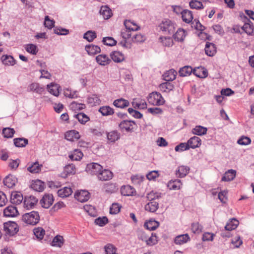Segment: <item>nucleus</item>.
Instances as JSON below:
<instances>
[{
    "mask_svg": "<svg viewBox=\"0 0 254 254\" xmlns=\"http://www.w3.org/2000/svg\"><path fill=\"white\" fill-rule=\"evenodd\" d=\"M182 17L183 21L189 23L193 19V14L191 11L188 9H185L181 12Z\"/></svg>",
    "mask_w": 254,
    "mask_h": 254,
    "instance_id": "nucleus-22",
    "label": "nucleus"
},
{
    "mask_svg": "<svg viewBox=\"0 0 254 254\" xmlns=\"http://www.w3.org/2000/svg\"><path fill=\"white\" fill-rule=\"evenodd\" d=\"M54 197L52 194H45L40 200L41 206L45 208H49L54 202Z\"/></svg>",
    "mask_w": 254,
    "mask_h": 254,
    "instance_id": "nucleus-7",
    "label": "nucleus"
},
{
    "mask_svg": "<svg viewBox=\"0 0 254 254\" xmlns=\"http://www.w3.org/2000/svg\"><path fill=\"white\" fill-rule=\"evenodd\" d=\"M106 254H118L117 249L112 244H108L104 247Z\"/></svg>",
    "mask_w": 254,
    "mask_h": 254,
    "instance_id": "nucleus-60",
    "label": "nucleus"
},
{
    "mask_svg": "<svg viewBox=\"0 0 254 254\" xmlns=\"http://www.w3.org/2000/svg\"><path fill=\"white\" fill-rule=\"evenodd\" d=\"M103 167L98 163H92L87 165L86 167V171L89 173L93 175H96L97 177Z\"/></svg>",
    "mask_w": 254,
    "mask_h": 254,
    "instance_id": "nucleus-6",
    "label": "nucleus"
},
{
    "mask_svg": "<svg viewBox=\"0 0 254 254\" xmlns=\"http://www.w3.org/2000/svg\"><path fill=\"white\" fill-rule=\"evenodd\" d=\"M83 37L88 41L92 42L96 37V33L94 31H88L84 34Z\"/></svg>",
    "mask_w": 254,
    "mask_h": 254,
    "instance_id": "nucleus-63",
    "label": "nucleus"
},
{
    "mask_svg": "<svg viewBox=\"0 0 254 254\" xmlns=\"http://www.w3.org/2000/svg\"><path fill=\"white\" fill-rule=\"evenodd\" d=\"M186 36V32L182 28H179L175 34L173 35V38L175 41L182 42L184 41Z\"/></svg>",
    "mask_w": 254,
    "mask_h": 254,
    "instance_id": "nucleus-30",
    "label": "nucleus"
},
{
    "mask_svg": "<svg viewBox=\"0 0 254 254\" xmlns=\"http://www.w3.org/2000/svg\"><path fill=\"white\" fill-rule=\"evenodd\" d=\"M14 133L15 130L13 128H12L6 127L2 129V134L3 136L5 138L12 137Z\"/></svg>",
    "mask_w": 254,
    "mask_h": 254,
    "instance_id": "nucleus-58",
    "label": "nucleus"
},
{
    "mask_svg": "<svg viewBox=\"0 0 254 254\" xmlns=\"http://www.w3.org/2000/svg\"><path fill=\"white\" fill-rule=\"evenodd\" d=\"M17 183V179L15 176L9 175L6 176L3 180V183L5 186L9 188H12L15 186Z\"/></svg>",
    "mask_w": 254,
    "mask_h": 254,
    "instance_id": "nucleus-15",
    "label": "nucleus"
},
{
    "mask_svg": "<svg viewBox=\"0 0 254 254\" xmlns=\"http://www.w3.org/2000/svg\"><path fill=\"white\" fill-rule=\"evenodd\" d=\"M190 240V237L188 234L180 235L177 236L174 242L177 245H181L187 243Z\"/></svg>",
    "mask_w": 254,
    "mask_h": 254,
    "instance_id": "nucleus-19",
    "label": "nucleus"
},
{
    "mask_svg": "<svg viewBox=\"0 0 254 254\" xmlns=\"http://www.w3.org/2000/svg\"><path fill=\"white\" fill-rule=\"evenodd\" d=\"M177 72L173 69H170L164 73V79L167 81H173L176 78Z\"/></svg>",
    "mask_w": 254,
    "mask_h": 254,
    "instance_id": "nucleus-37",
    "label": "nucleus"
},
{
    "mask_svg": "<svg viewBox=\"0 0 254 254\" xmlns=\"http://www.w3.org/2000/svg\"><path fill=\"white\" fill-rule=\"evenodd\" d=\"M25 48L27 52L32 55H36L38 51L37 46L33 44L26 45Z\"/></svg>",
    "mask_w": 254,
    "mask_h": 254,
    "instance_id": "nucleus-61",
    "label": "nucleus"
},
{
    "mask_svg": "<svg viewBox=\"0 0 254 254\" xmlns=\"http://www.w3.org/2000/svg\"><path fill=\"white\" fill-rule=\"evenodd\" d=\"M239 221L235 218L230 220L225 227L226 230L232 231L235 230L239 225Z\"/></svg>",
    "mask_w": 254,
    "mask_h": 254,
    "instance_id": "nucleus-44",
    "label": "nucleus"
},
{
    "mask_svg": "<svg viewBox=\"0 0 254 254\" xmlns=\"http://www.w3.org/2000/svg\"><path fill=\"white\" fill-rule=\"evenodd\" d=\"M182 183L180 180L176 179L169 182L168 187L170 190H179L182 186Z\"/></svg>",
    "mask_w": 254,
    "mask_h": 254,
    "instance_id": "nucleus-25",
    "label": "nucleus"
},
{
    "mask_svg": "<svg viewBox=\"0 0 254 254\" xmlns=\"http://www.w3.org/2000/svg\"><path fill=\"white\" fill-rule=\"evenodd\" d=\"M193 74L200 78L206 77L207 76V71L202 67H197L193 70Z\"/></svg>",
    "mask_w": 254,
    "mask_h": 254,
    "instance_id": "nucleus-45",
    "label": "nucleus"
},
{
    "mask_svg": "<svg viewBox=\"0 0 254 254\" xmlns=\"http://www.w3.org/2000/svg\"><path fill=\"white\" fill-rule=\"evenodd\" d=\"M83 156V153L79 149H74L69 154V158L72 161H79Z\"/></svg>",
    "mask_w": 254,
    "mask_h": 254,
    "instance_id": "nucleus-24",
    "label": "nucleus"
},
{
    "mask_svg": "<svg viewBox=\"0 0 254 254\" xmlns=\"http://www.w3.org/2000/svg\"><path fill=\"white\" fill-rule=\"evenodd\" d=\"M108 140L111 142H115L120 137V133L116 130L111 131L107 133Z\"/></svg>",
    "mask_w": 254,
    "mask_h": 254,
    "instance_id": "nucleus-41",
    "label": "nucleus"
},
{
    "mask_svg": "<svg viewBox=\"0 0 254 254\" xmlns=\"http://www.w3.org/2000/svg\"><path fill=\"white\" fill-rule=\"evenodd\" d=\"M42 165H40L38 162L28 164L27 170L31 173H38L41 171Z\"/></svg>",
    "mask_w": 254,
    "mask_h": 254,
    "instance_id": "nucleus-23",
    "label": "nucleus"
},
{
    "mask_svg": "<svg viewBox=\"0 0 254 254\" xmlns=\"http://www.w3.org/2000/svg\"><path fill=\"white\" fill-rule=\"evenodd\" d=\"M3 214L5 217H14L17 216L19 213L15 206L10 205L4 209Z\"/></svg>",
    "mask_w": 254,
    "mask_h": 254,
    "instance_id": "nucleus-11",
    "label": "nucleus"
},
{
    "mask_svg": "<svg viewBox=\"0 0 254 254\" xmlns=\"http://www.w3.org/2000/svg\"><path fill=\"white\" fill-rule=\"evenodd\" d=\"M236 175V171L233 169L229 170L226 172L222 178L221 181L223 182H229L234 180Z\"/></svg>",
    "mask_w": 254,
    "mask_h": 254,
    "instance_id": "nucleus-20",
    "label": "nucleus"
},
{
    "mask_svg": "<svg viewBox=\"0 0 254 254\" xmlns=\"http://www.w3.org/2000/svg\"><path fill=\"white\" fill-rule=\"evenodd\" d=\"M23 200V207L27 210L33 208L38 202L37 198L33 195L26 196Z\"/></svg>",
    "mask_w": 254,
    "mask_h": 254,
    "instance_id": "nucleus-5",
    "label": "nucleus"
},
{
    "mask_svg": "<svg viewBox=\"0 0 254 254\" xmlns=\"http://www.w3.org/2000/svg\"><path fill=\"white\" fill-rule=\"evenodd\" d=\"M135 124L131 121L125 120L120 123L119 126L122 131H131L133 129Z\"/></svg>",
    "mask_w": 254,
    "mask_h": 254,
    "instance_id": "nucleus-8",
    "label": "nucleus"
},
{
    "mask_svg": "<svg viewBox=\"0 0 254 254\" xmlns=\"http://www.w3.org/2000/svg\"><path fill=\"white\" fill-rule=\"evenodd\" d=\"M159 27L161 31L165 34H171L174 33L176 25L175 23L169 19H164L159 24Z\"/></svg>",
    "mask_w": 254,
    "mask_h": 254,
    "instance_id": "nucleus-2",
    "label": "nucleus"
},
{
    "mask_svg": "<svg viewBox=\"0 0 254 254\" xmlns=\"http://www.w3.org/2000/svg\"><path fill=\"white\" fill-rule=\"evenodd\" d=\"M14 145L18 147H25L28 143V140L26 138H16L13 139Z\"/></svg>",
    "mask_w": 254,
    "mask_h": 254,
    "instance_id": "nucleus-52",
    "label": "nucleus"
},
{
    "mask_svg": "<svg viewBox=\"0 0 254 254\" xmlns=\"http://www.w3.org/2000/svg\"><path fill=\"white\" fill-rule=\"evenodd\" d=\"M80 137L79 132L75 130L67 131L64 134L65 138L70 141H74L78 140Z\"/></svg>",
    "mask_w": 254,
    "mask_h": 254,
    "instance_id": "nucleus-13",
    "label": "nucleus"
},
{
    "mask_svg": "<svg viewBox=\"0 0 254 254\" xmlns=\"http://www.w3.org/2000/svg\"><path fill=\"white\" fill-rule=\"evenodd\" d=\"M113 104L118 108H124L128 106L129 103L128 100L123 98L116 99L114 101Z\"/></svg>",
    "mask_w": 254,
    "mask_h": 254,
    "instance_id": "nucleus-39",
    "label": "nucleus"
},
{
    "mask_svg": "<svg viewBox=\"0 0 254 254\" xmlns=\"http://www.w3.org/2000/svg\"><path fill=\"white\" fill-rule=\"evenodd\" d=\"M113 177V173L107 169H103L101 170L100 172L97 176L98 179L102 181H106L112 179Z\"/></svg>",
    "mask_w": 254,
    "mask_h": 254,
    "instance_id": "nucleus-10",
    "label": "nucleus"
},
{
    "mask_svg": "<svg viewBox=\"0 0 254 254\" xmlns=\"http://www.w3.org/2000/svg\"><path fill=\"white\" fill-rule=\"evenodd\" d=\"M72 190L70 188L64 187L58 191V195L61 197H66L71 194Z\"/></svg>",
    "mask_w": 254,
    "mask_h": 254,
    "instance_id": "nucleus-43",
    "label": "nucleus"
},
{
    "mask_svg": "<svg viewBox=\"0 0 254 254\" xmlns=\"http://www.w3.org/2000/svg\"><path fill=\"white\" fill-rule=\"evenodd\" d=\"M132 106L135 109L144 110L147 109V105L144 100L139 98H134L131 102Z\"/></svg>",
    "mask_w": 254,
    "mask_h": 254,
    "instance_id": "nucleus-12",
    "label": "nucleus"
},
{
    "mask_svg": "<svg viewBox=\"0 0 254 254\" xmlns=\"http://www.w3.org/2000/svg\"><path fill=\"white\" fill-rule=\"evenodd\" d=\"M74 197L81 202H85L89 199L90 193L85 190H78L75 193Z\"/></svg>",
    "mask_w": 254,
    "mask_h": 254,
    "instance_id": "nucleus-9",
    "label": "nucleus"
},
{
    "mask_svg": "<svg viewBox=\"0 0 254 254\" xmlns=\"http://www.w3.org/2000/svg\"><path fill=\"white\" fill-rule=\"evenodd\" d=\"M241 28L248 35L252 36L254 34V26L251 22L245 23Z\"/></svg>",
    "mask_w": 254,
    "mask_h": 254,
    "instance_id": "nucleus-35",
    "label": "nucleus"
},
{
    "mask_svg": "<svg viewBox=\"0 0 254 254\" xmlns=\"http://www.w3.org/2000/svg\"><path fill=\"white\" fill-rule=\"evenodd\" d=\"M85 50L89 55H93L99 53L101 49L98 46L90 44L86 46Z\"/></svg>",
    "mask_w": 254,
    "mask_h": 254,
    "instance_id": "nucleus-33",
    "label": "nucleus"
},
{
    "mask_svg": "<svg viewBox=\"0 0 254 254\" xmlns=\"http://www.w3.org/2000/svg\"><path fill=\"white\" fill-rule=\"evenodd\" d=\"M207 131V128L205 127L201 126H196L195 127L193 128L191 132L193 134L197 135H203L206 134Z\"/></svg>",
    "mask_w": 254,
    "mask_h": 254,
    "instance_id": "nucleus-34",
    "label": "nucleus"
},
{
    "mask_svg": "<svg viewBox=\"0 0 254 254\" xmlns=\"http://www.w3.org/2000/svg\"><path fill=\"white\" fill-rule=\"evenodd\" d=\"M148 103L154 106L162 105L165 103V100L161 94L157 92H153L149 94L147 97Z\"/></svg>",
    "mask_w": 254,
    "mask_h": 254,
    "instance_id": "nucleus-3",
    "label": "nucleus"
},
{
    "mask_svg": "<svg viewBox=\"0 0 254 254\" xmlns=\"http://www.w3.org/2000/svg\"><path fill=\"white\" fill-rule=\"evenodd\" d=\"M110 56L112 60L116 63H121L125 60L124 55L119 51L113 52Z\"/></svg>",
    "mask_w": 254,
    "mask_h": 254,
    "instance_id": "nucleus-27",
    "label": "nucleus"
},
{
    "mask_svg": "<svg viewBox=\"0 0 254 254\" xmlns=\"http://www.w3.org/2000/svg\"><path fill=\"white\" fill-rule=\"evenodd\" d=\"M190 170V168L187 166H179L176 171V175L179 178L185 177L189 173Z\"/></svg>",
    "mask_w": 254,
    "mask_h": 254,
    "instance_id": "nucleus-17",
    "label": "nucleus"
},
{
    "mask_svg": "<svg viewBox=\"0 0 254 254\" xmlns=\"http://www.w3.org/2000/svg\"><path fill=\"white\" fill-rule=\"evenodd\" d=\"M103 116L112 115L114 113V109L109 106H102L99 110Z\"/></svg>",
    "mask_w": 254,
    "mask_h": 254,
    "instance_id": "nucleus-51",
    "label": "nucleus"
},
{
    "mask_svg": "<svg viewBox=\"0 0 254 254\" xmlns=\"http://www.w3.org/2000/svg\"><path fill=\"white\" fill-rule=\"evenodd\" d=\"M24 199L23 195L20 192L13 191L11 193L10 202L12 204H19Z\"/></svg>",
    "mask_w": 254,
    "mask_h": 254,
    "instance_id": "nucleus-14",
    "label": "nucleus"
},
{
    "mask_svg": "<svg viewBox=\"0 0 254 254\" xmlns=\"http://www.w3.org/2000/svg\"><path fill=\"white\" fill-rule=\"evenodd\" d=\"M96 62L101 65H107L111 62V60L106 55H99L96 58Z\"/></svg>",
    "mask_w": 254,
    "mask_h": 254,
    "instance_id": "nucleus-26",
    "label": "nucleus"
},
{
    "mask_svg": "<svg viewBox=\"0 0 254 254\" xmlns=\"http://www.w3.org/2000/svg\"><path fill=\"white\" fill-rule=\"evenodd\" d=\"M205 52L208 56H213L216 53V48L215 45L212 43L207 42L205 45Z\"/></svg>",
    "mask_w": 254,
    "mask_h": 254,
    "instance_id": "nucleus-18",
    "label": "nucleus"
},
{
    "mask_svg": "<svg viewBox=\"0 0 254 254\" xmlns=\"http://www.w3.org/2000/svg\"><path fill=\"white\" fill-rule=\"evenodd\" d=\"M64 240L62 236L57 235L54 238L51 242V245L53 247L61 248L64 244Z\"/></svg>",
    "mask_w": 254,
    "mask_h": 254,
    "instance_id": "nucleus-31",
    "label": "nucleus"
},
{
    "mask_svg": "<svg viewBox=\"0 0 254 254\" xmlns=\"http://www.w3.org/2000/svg\"><path fill=\"white\" fill-rule=\"evenodd\" d=\"M144 225L148 230H154L158 227L159 223L157 221L151 219L146 221Z\"/></svg>",
    "mask_w": 254,
    "mask_h": 254,
    "instance_id": "nucleus-42",
    "label": "nucleus"
},
{
    "mask_svg": "<svg viewBox=\"0 0 254 254\" xmlns=\"http://www.w3.org/2000/svg\"><path fill=\"white\" fill-rule=\"evenodd\" d=\"M88 102L92 105H99L101 101L99 97L96 95H93L88 98Z\"/></svg>",
    "mask_w": 254,
    "mask_h": 254,
    "instance_id": "nucleus-64",
    "label": "nucleus"
},
{
    "mask_svg": "<svg viewBox=\"0 0 254 254\" xmlns=\"http://www.w3.org/2000/svg\"><path fill=\"white\" fill-rule=\"evenodd\" d=\"M100 13L105 19L110 18L112 15L111 9L107 5L101 6Z\"/></svg>",
    "mask_w": 254,
    "mask_h": 254,
    "instance_id": "nucleus-32",
    "label": "nucleus"
},
{
    "mask_svg": "<svg viewBox=\"0 0 254 254\" xmlns=\"http://www.w3.org/2000/svg\"><path fill=\"white\" fill-rule=\"evenodd\" d=\"M189 148H191L194 149L199 147L201 144V139L197 137L194 136L190 138L187 142Z\"/></svg>",
    "mask_w": 254,
    "mask_h": 254,
    "instance_id": "nucleus-16",
    "label": "nucleus"
},
{
    "mask_svg": "<svg viewBox=\"0 0 254 254\" xmlns=\"http://www.w3.org/2000/svg\"><path fill=\"white\" fill-rule=\"evenodd\" d=\"M31 188L36 191H42L44 190V183L39 180L33 182L31 184Z\"/></svg>",
    "mask_w": 254,
    "mask_h": 254,
    "instance_id": "nucleus-36",
    "label": "nucleus"
},
{
    "mask_svg": "<svg viewBox=\"0 0 254 254\" xmlns=\"http://www.w3.org/2000/svg\"><path fill=\"white\" fill-rule=\"evenodd\" d=\"M191 231L194 234H199L202 232V227L198 223H193L191 226Z\"/></svg>",
    "mask_w": 254,
    "mask_h": 254,
    "instance_id": "nucleus-62",
    "label": "nucleus"
},
{
    "mask_svg": "<svg viewBox=\"0 0 254 254\" xmlns=\"http://www.w3.org/2000/svg\"><path fill=\"white\" fill-rule=\"evenodd\" d=\"M160 40L162 44L165 47H171L173 45V41L170 37H160Z\"/></svg>",
    "mask_w": 254,
    "mask_h": 254,
    "instance_id": "nucleus-59",
    "label": "nucleus"
},
{
    "mask_svg": "<svg viewBox=\"0 0 254 254\" xmlns=\"http://www.w3.org/2000/svg\"><path fill=\"white\" fill-rule=\"evenodd\" d=\"M30 91H34L37 93L41 94L44 91V88L40 87L37 83H33L29 86Z\"/></svg>",
    "mask_w": 254,
    "mask_h": 254,
    "instance_id": "nucleus-54",
    "label": "nucleus"
},
{
    "mask_svg": "<svg viewBox=\"0 0 254 254\" xmlns=\"http://www.w3.org/2000/svg\"><path fill=\"white\" fill-rule=\"evenodd\" d=\"M189 5L191 9L199 10L204 8L202 2L197 0H191L189 2Z\"/></svg>",
    "mask_w": 254,
    "mask_h": 254,
    "instance_id": "nucleus-53",
    "label": "nucleus"
},
{
    "mask_svg": "<svg viewBox=\"0 0 254 254\" xmlns=\"http://www.w3.org/2000/svg\"><path fill=\"white\" fill-rule=\"evenodd\" d=\"M75 117L78 120L79 122L82 124H85L89 120V117L83 113H78L75 115Z\"/></svg>",
    "mask_w": 254,
    "mask_h": 254,
    "instance_id": "nucleus-56",
    "label": "nucleus"
},
{
    "mask_svg": "<svg viewBox=\"0 0 254 254\" xmlns=\"http://www.w3.org/2000/svg\"><path fill=\"white\" fill-rule=\"evenodd\" d=\"M160 90L163 92H169L174 88L173 85L168 82L161 83L159 85Z\"/></svg>",
    "mask_w": 254,
    "mask_h": 254,
    "instance_id": "nucleus-49",
    "label": "nucleus"
},
{
    "mask_svg": "<svg viewBox=\"0 0 254 254\" xmlns=\"http://www.w3.org/2000/svg\"><path fill=\"white\" fill-rule=\"evenodd\" d=\"M104 189L107 193H112L116 192L118 188L115 184L107 183L104 185Z\"/></svg>",
    "mask_w": 254,
    "mask_h": 254,
    "instance_id": "nucleus-48",
    "label": "nucleus"
},
{
    "mask_svg": "<svg viewBox=\"0 0 254 254\" xmlns=\"http://www.w3.org/2000/svg\"><path fill=\"white\" fill-rule=\"evenodd\" d=\"M159 207L158 203L156 201H150L147 203L144 207L145 210L148 212H154Z\"/></svg>",
    "mask_w": 254,
    "mask_h": 254,
    "instance_id": "nucleus-38",
    "label": "nucleus"
},
{
    "mask_svg": "<svg viewBox=\"0 0 254 254\" xmlns=\"http://www.w3.org/2000/svg\"><path fill=\"white\" fill-rule=\"evenodd\" d=\"M40 220V216L37 211H32L29 213L24 214L22 216V220L25 223L34 225L37 224Z\"/></svg>",
    "mask_w": 254,
    "mask_h": 254,
    "instance_id": "nucleus-1",
    "label": "nucleus"
},
{
    "mask_svg": "<svg viewBox=\"0 0 254 254\" xmlns=\"http://www.w3.org/2000/svg\"><path fill=\"white\" fill-rule=\"evenodd\" d=\"M124 25L126 28L130 32L137 31L139 29V27L136 23L129 20H125Z\"/></svg>",
    "mask_w": 254,
    "mask_h": 254,
    "instance_id": "nucleus-40",
    "label": "nucleus"
},
{
    "mask_svg": "<svg viewBox=\"0 0 254 254\" xmlns=\"http://www.w3.org/2000/svg\"><path fill=\"white\" fill-rule=\"evenodd\" d=\"M60 86L59 85L55 83H51L50 84L47 85V89L48 91L52 95L55 96H58L59 95L60 91L59 88Z\"/></svg>",
    "mask_w": 254,
    "mask_h": 254,
    "instance_id": "nucleus-28",
    "label": "nucleus"
},
{
    "mask_svg": "<svg viewBox=\"0 0 254 254\" xmlns=\"http://www.w3.org/2000/svg\"><path fill=\"white\" fill-rule=\"evenodd\" d=\"M76 169L75 166L73 164H69L66 166L64 168V173L65 176L73 175L75 173Z\"/></svg>",
    "mask_w": 254,
    "mask_h": 254,
    "instance_id": "nucleus-57",
    "label": "nucleus"
},
{
    "mask_svg": "<svg viewBox=\"0 0 254 254\" xmlns=\"http://www.w3.org/2000/svg\"><path fill=\"white\" fill-rule=\"evenodd\" d=\"M141 239L146 242L147 245L153 246L157 243V237L155 235L152 234L151 236L148 239L145 236L144 233L141 234Z\"/></svg>",
    "mask_w": 254,
    "mask_h": 254,
    "instance_id": "nucleus-29",
    "label": "nucleus"
},
{
    "mask_svg": "<svg viewBox=\"0 0 254 254\" xmlns=\"http://www.w3.org/2000/svg\"><path fill=\"white\" fill-rule=\"evenodd\" d=\"M121 192L124 196H131L135 193V190L133 187L127 185L121 188Z\"/></svg>",
    "mask_w": 254,
    "mask_h": 254,
    "instance_id": "nucleus-21",
    "label": "nucleus"
},
{
    "mask_svg": "<svg viewBox=\"0 0 254 254\" xmlns=\"http://www.w3.org/2000/svg\"><path fill=\"white\" fill-rule=\"evenodd\" d=\"M3 230L6 234L13 236L17 233L19 229L15 222L8 221L3 224Z\"/></svg>",
    "mask_w": 254,
    "mask_h": 254,
    "instance_id": "nucleus-4",
    "label": "nucleus"
},
{
    "mask_svg": "<svg viewBox=\"0 0 254 254\" xmlns=\"http://www.w3.org/2000/svg\"><path fill=\"white\" fill-rule=\"evenodd\" d=\"M85 107L86 106L84 104L78 103L75 101L72 102L69 105L70 109L75 112L84 109Z\"/></svg>",
    "mask_w": 254,
    "mask_h": 254,
    "instance_id": "nucleus-47",
    "label": "nucleus"
},
{
    "mask_svg": "<svg viewBox=\"0 0 254 254\" xmlns=\"http://www.w3.org/2000/svg\"><path fill=\"white\" fill-rule=\"evenodd\" d=\"M193 71L192 68L190 66H185L181 68L179 72L181 76H187L191 74Z\"/></svg>",
    "mask_w": 254,
    "mask_h": 254,
    "instance_id": "nucleus-50",
    "label": "nucleus"
},
{
    "mask_svg": "<svg viewBox=\"0 0 254 254\" xmlns=\"http://www.w3.org/2000/svg\"><path fill=\"white\" fill-rule=\"evenodd\" d=\"M33 233L39 240H42L45 234V231L42 227H37L33 229Z\"/></svg>",
    "mask_w": 254,
    "mask_h": 254,
    "instance_id": "nucleus-55",
    "label": "nucleus"
},
{
    "mask_svg": "<svg viewBox=\"0 0 254 254\" xmlns=\"http://www.w3.org/2000/svg\"><path fill=\"white\" fill-rule=\"evenodd\" d=\"M2 63L6 65H13L16 64V61L13 57L8 55H4L1 57Z\"/></svg>",
    "mask_w": 254,
    "mask_h": 254,
    "instance_id": "nucleus-46",
    "label": "nucleus"
}]
</instances>
